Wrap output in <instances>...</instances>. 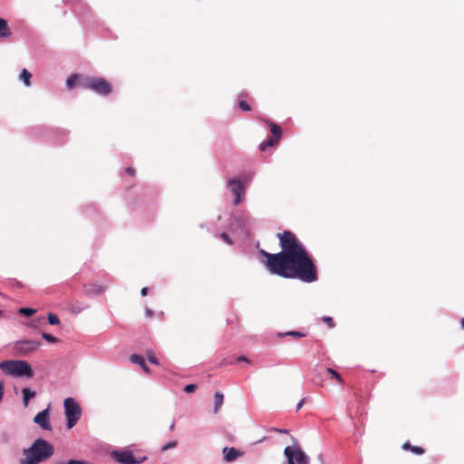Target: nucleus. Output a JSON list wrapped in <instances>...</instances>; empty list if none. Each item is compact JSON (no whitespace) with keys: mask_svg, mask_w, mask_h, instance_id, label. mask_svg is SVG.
I'll return each instance as SVG.
<instances>
[{"mask_svg":"<svg viewBox=\"0 0 464 464\" xmlns=\"http://www.w3.org/2000/svg\"><path fill=\"white\" fill-rule=\"evenodd\" d=\"M278 237L281 252L269 254L260 251L266 257V266L269 272L285 278H298L305 283L316 281V266L295 235L284 231L278 234Z\"/></svg>","mask_w":464,"mask_h":464,"instance_id":"nucleus-1","label":"nucleus"},{"mask_svg":"<svg viewBox=\"0 0 464 464\" xmlns=\"http://www.w3.org/2000/svg\"><path fill=\"white\" fill-rule=\"evenodd\" d=\"M54 453L53 446L44 439L35 440L32 445L23 450L24 459L20 464H40L49 459Z\"/></svg>","mask_w":464,"mask_h":464,"instance_id":"nucleus-2","label":"nucleus"},{"mask_svg":"<svg viewBox=\"0 0 464 464\" xmlns=\"http://www.w3.org/2000/svg\"><path fill=\"white\" fill-rule=\"evenodd\" d=\"M0 370L4 374L14 378L34 377V371L31 364L24 360H5L0 362Z\"/></svg>","mask_w":464,"mask_h":464,"instance_id":"nucleus-3","label":"nucleus"},{"mask_svg":"<svg viewBox=\"0 0 464 464\" xmlns=\"http://www.w3.org/2000/svg\"><path fill=\"white\" fill-rule=\"evenodd\" d=\"M41 346V342L32 339H21L9 343L14 356L24 357L34 353Z\"/></svg>","mask_w":464,"mask_h":464,"instance_id":"nucleus-4","label":"nucleus"},{"mask_svg":"<svg viewBox=\"0 0 464 464\" xmlns=\"http://www.w3.org/2000/svg\"><path fill=\"white\" fill-rule=\"evenodd\" d=\"M284 455L286 458L285 464H309V456L295 442L291 446H286L284 450Z\"/></svg>","mask_w":464,"mask_h":464,"instance_id":"nucleus-5","label":"nucleus"},{"mask_svg":"<svg viewBox=\"0 0 464 464\" xmlns=\"http://www.w3.org/2000/svg\"><path fill=\"white\" fill-rule=\"evenodd\" d=\"M66 418V428L71 430L76 425L82 415L79 404L72 398H66L63 401Z\"/></svg>","mask_w":464,"mask_h":464,"instance_id":"nucleus-6","label":"nucleus"},{"mask_svg":"<svg viewBox=\"0 0 464 464\" xmlns=\"http://www.w3.org/2000/svg\"><path fill=\"white\" fill-rule=\"evenodd\" d=\"M79 84L101 95H107L111 92V84L102 78L85 77L81 79Z\"/></svg>","mask_w":464,"mask_h":464,"instance_id":"nucleus-7","label":"nucleus"},{"mask_svg":"<svg viewBox=\"0 0 464 464\" xmlns=\"http://www.w3.org/2000/svg\"><path fill=\"white\" fill-rule=\"evenodd\" d=\"M227 188L234 196V205H238L244 199L246 185L238 179L233 178L228 179Z\"/></svg>","mask_w":464,"mask_h":464,"instance_id":"nucleus-8","label":"nucleus"},{"mask_svg":"<svg viewBox=\"0 0 464 464\" xmlns=\"http://www.w3.org/2000/svg\"><path fill=\"white\" fill-rule=\"evenodd\" d=\"M111 455L114 460L121 464H140L146 459V457H143L140 459H135L132 452L127 450L121 451L114 450Z\"/></svg>","mask_w":464,"mask_h":464,"instance_id":"nucleus-9","label":"nucleus"},{"mask_svg":"<svg viewBox=\"0 0 464 464\" xmlns=\"http://www.w3.org/2000/svg\"><path fill=\"white\" fill-rule=\"evenodd\" d=\"M49 420H50V405L46 409L38 412L34 416V422L44 430H52L53 428H52V425H51Z\"/></svg>","mask_w":464,"mask_h":464,"instance_id":"nucleus-10","label":"nucleus"},{"mask_svg":"<svg viewBox=\"0 0 464 464\" xmlns=\"http://www.w3.org/2000/svg\"><path fill=\"white\" fill-rule=\"evenodd\" d=\"M224 459L226 461L230 462L237 459L238 457L243 455V452L235 449L226 447L223 449Z\"/></svg>","mask_w":464,"mask_h":464,"instance_id":"nucleus-11","label":"nucleus"},{"mask_svg":"<svg viewBox=\"0 0 464 464\" xmlns=\"http://www.w3.org/2000/svg\"><path fill=\"white\" fill-rule=\"evenodd\" d=\"M23 395V405L24 408H27L30 401L36 396V392L32 391L30 388L25 387L22 389Z\"/></svg>","mask_w":464,"mask_h":464,"instance_id":"nucleus-12","label":"nucleus"},{"mask_svg":"<svg viewBox=\"0 0 464 464\" xmlns=\"http://www.w3.org/2000/svg\"><path fill=\"white\" fill-rule=\"evenodd\" d=\"M11 35V30L5 19L0 17V39L8 38Z\"/></svg>","mask_w":464,"mask_h":464,"instance_id":"nucleus-13","label":"nucleus"},{"mask_svg":"<svg viewBox=\"0 0 464 464\" xmlns=\"http://www.w3.org/2000/svg\"><path fill=\"white\" fill-rule=\"evenodd\" d=\"M224 395L217 392L214 395V413H218L223 404Z\"/></svg>","mask_w":464,"mask_h":464,"instance_id":"nucleus-14","label":"nucleus"},{"mask_svg":"<svg viewBox=\"0 0 464 464\" xmlns=\"http://www.w3.org/2000/svg\"><path fill=\"white\" fill-rule=\"evenodd\" d=\"M104 291V287L100 285H85V292L88 294L99 295Z\"/></svg>","mask_w":464,"mask_h":464,"instance_id":"nucleus-15","label":"nucleus"},{"mask_svg":"<svg viewBox=\"0 0 464 464\" xmlns=\"http://www.w3.org/2000/svg\"><path fill=\"white\" fill-rule=\"evenodd\" d=\"M31 78H32V74L26 69H24L21 72L20 80L24 82L25 86L28 87L31 85Z\"/></svg>","mask_w":464,"mask_h":464,"instance_id":"nucleus-16","label":"nucleus"},{"mask_svg":"<svg viewBox=\"0 0 464 464\" xmlns=\"http://www.w3.org/2000/svg\"><path fill=\"white\" fill-rule=\"evenodd\" d=\"M271 132L273 133V136L275 137L276 140H278L281 136V129L279 126H277L276 123L270 122L269 123Z\"/></svg>","mask_w":464,"mask_h":464,"instance_id":"nucleus-17","label":"nucleus"},{"mask_svg":"<svg viewBox=\"0 0 464 464\" xmlns=\"http://www.w3.org/2000/svg\"><path fill=\"white\" fill-rule=\"evenodd\" d=\"M403 449H411V450L415 453V454H418V455H420L422 453H424V450L420 447H417V446H410L409 443H404L403 444Z\"/></svg>","mask_w":464,"mask_h":464,"instance_id":"nucleus-18","label":"nucleus"},{"mask_svg":"<svg viewBox=\"0 0 464 464\" xmlns=\"http://www.w3.org/2000/svg\"><path fill=\"white\" fill-rule=\"evenodd\" d=\"M130 361L134 363V364H138L140 366L143 365L144 364V359L140 356V355H138V354H132L130 355Z\"/></svg>","mask_w":464,"mask_h":464,"instance_id":"nucleus-19","label":"nucleus"},{"mask_svg":"<svg viewBox=\"0 0 464 464\" xmlns=\"http://www.w3.org/2000/svg\"><path fill=\"white\" fill-rule=\"evenodd\" d=\"M277 140L275 138H269L267 140L263 141L260 144V150H265L267 147L273 146Z\"/></svg>","mask_w":464,"mask_h":464,"instance_id":"nucleus-20","label":"nucleus"},{"mask_svg":"<svg viewBox=\"0 0 464 464\" xmlns=\"http://www.w3.org/2000/svg\"><path fill=\"white\" fill-rule=\"evenodd\" d=\"M79 78H80V77H79V75H77V74H74V75L70 76V77L66 80V85H67V87H68V88H70V89H71V88H72V87L75 85V83H76V82H77V80H78Z\"/></svg>","mask_w":464,"mask_h":464,"instance_id":"nucleus-21","label":"nucleus"},{"mask_svg":"<svg viewBox=\"0 0 464 464\" xmlns=\"http://www.w3.org/2000/svg\"><path fill=\"white\" fill-rule=\"evenodd\" d=\"M47 318L48 323L52 325H58L60 324V320L55 314L50 313Z\"/></svg>","mask_w":464,"mask_h":464,"instance_id":"nucleus-22","label":"nucleus"},{"mask_svg":"<svg viewBox=\"0 0 464 464\" xmlns=\"http://www.w3.org/2000/svg\"><path fill=\"white\" fill-rule=\"evenodd\" d=\"M326 371H327V372H328L329 374H331V376H332L333 378H334V379H335L339 383H342V382H343V379H342V377L340 376V374H339L335 370H334V369H332V368H327V370H326Z\"/></svg>","mask_w":464,"mask_h":464,"instance_id":"nucleus-23","label":"nucleus"},{"mask_svg":"<svg viewBox=\"0 0 464 464\" xmlns=\"http://www.w3.org/2000/svg\"><path fill=\"white\" fill-rule=\"evenodd\" d=\"M56 464H92L86 460L70 459L68 461H58Z\"/></svg>","mask_w":464,"mask_h":464,"instance_id":"nucleus-24","label":"nucleus"},{"mask_svg":"<svg viewBox=\"0 0 464 464\" xmlns=\"http://www.w3.org/2000/svg\"><path fill=\"white\" fill-rule=\"evenodd\" d=\"M42 337L44 340L51 343H56L58 342V339L50 334L43 333Z\"/></svg>","mask_w":464,"mask_h":464,"instance_id":"nucleus-25","label":"nucleus"},{"mask_svg":"<svg viewBox=\"0 0 464 464\" xmlns=\"http://www.w3.org/2000/svg\"><path fill=\"white\" fill-rule=\"evenodd\" d=\"M19 313L25 316H31L35 313V310L33 308L23 307L19 309Z\"/></svg>","mask_w":464,"mask_h":464,"instance_id":"nucleus-26","label":"nucleus"},{"mask_svg":"<svg viewBox=\"0 0 464 464\" xmlns=\"http://www.w3.org/2000/svg\"><path fill=\"white\" fill-rule=\"evenodd\" d=\"M177 446V441L171 440L166 443L164 446H162L161 450L162 451H166L168 450L173 449Z\"/></svg>","mask_w":464,"mask_h":464,"instance_id":"nucleus-27","label":"nucleus"},{"mask_svg":"<svg viewBox=\"0 0 464 464\" xmlns=\"http://www.w3.org/2000/svg\"><path fill=\"white\" fill-rule=\"evenodd\" d=\"M147 358L148 360L153 363V364H156L158 365L159 364V361L158 359L153 355V353L151 352H148L147 353Z\"/></svg>","mask_w":464,"mask_h":464,"instance_id":"nucleus-28","label":"nucleus"},{"mask_svg":"<svg viewBox=\"0 0 464 464\" xmlns=\"http://www.w3.org/2000/svg\"><path fill=\"white\" fill-rule=\"evenodd\" d=\"M197 389V386L195 384H188L184 387V392L187 393L194 392Z\"/></svg>","mask_w":464,"mask_h":464,"instance_id":"nucleus-29","label":"nucleus"},{"mask_svg":"<svg viewBox=\"0 0 464 464\" xmlns=\"http://www.w3.org/2000/svg\"><path fill=\"white\" fill-rule=\"evenodd\" d=\"M238 105H239V108L245 111H248L251 110L250 106L244 101H240Z\"/></svg>","mask_w":464,"mask_h":464,"instance_id":"nucleus-30","label":"nucleus"},{"mask_svg":"<svg viewBox=\"0 0 464 464\" xmlns=\"http://www.w3.org/2000/svg\"><path fill=\"white\" fill-rule=\"evenodd\" d=\"M284 335H291V336H294V337H303V336H304V334H302L300 332H297V331L287 332V333L284 334Z\"/></svg>","mask_w":464,"mask_h":464,"instance_id":"nucleus-31","label":"nucleus"},{"mask_svg":"<svg viewBox=\"0 0 464 464\" xmlns=\"http://www.w3.org/2000/svg\"><path fill=\"white\" fill-rule=\"evenodd\" d=\"M220 237L227 244H231V240L227 233H221Z\"/></svg>","mask_w":464,"mask_h":464,"instance_id":"nucleus-32","label":"nucleus"},{"mask_svg":"<svg viewBox=\"0 0 464 464\" xmlns=\"http://www.w3.org/2000/svg\"><path fill=\"white\" fill-rule=\"evenodd\" d=\"M323 320L325 323H327L330 327L334 326L333 319L331 317L326 316V317H324Z\"/></svg>","mask_w":464,"mask_h":464,"instance_id":"nucleus-33","label":"nucleus"},{"mask_svg":"<svg viewBox=\"0 0 464 464\" xmlns=\"http://www.w3.org/2000/svg\"><path fill=\"white\" fill-rule=\"evenodd\" d=\"M237 362H245L246 363H250V361L246 356H238L237 358Z\"/></svg>","mask_w":464,"mask_h":464,"instance_id":"nucleus-34","label":"nucleus"},{"mask_svg":"<svg viewBox=\"0 0 464 464\" xmlns=\"http://www.w3.org/2000/svg\"><path fill=\"white\" fill-rule=\"evenodd\" d=\"M0 394L4 396V382L0 380Z\"/></svg>","mask_w":464,"mask_h":464,"instance_id":"nucleus-35","label":"nucleus"},{"mask_svg":"<svg viewBox=\"0 0 464 464\" xmlns=\"http://www.w3.org/2000/svg\"><path fill=\"white\" fill-rule=\"evenodd\" d=\"M125 171H126L128 174H130V175H133V174H134V169H133L132 168H130V167L127 168V169H125Z\"/></svg>","mask_w":464,"mask_h":464,"instance_id":"nucleus-36","label":"nucleus"},{"mask_svg":"<svg viewBox=\"0 0 464 464\" xmlns=\"http://www.w3.org/2000/svg\"><path fill=\"white\" fill-rule=\"evenodd\" d=\"M140 367L143 369V371H144L146 373H150V369H149V367L146 365V363H145V362H144V364H143V365H141Z\"/></svg>","mask_w":464,"mask_h":464,"instance_id":"nucleus-37","label":"nucleus"},{"mask_svg":"<svg viewBox=\"0 0 464 464\" xmlns=\"http://www.w3.org/2000/svg\"><path fill=\"white\" fill-rule=\"evenodd\" d=\"M140 367L143 369V371H144L146 373H150V369H149V367L146 365V363H145V362H144V364H143V365H141Z\"/></svg>","mask_w":464,"mask_h":464,"instance_id":"nucleus-38","label":"nucleus"},{"mask_svg":"<svg viewBox=\"0 0 464 464\" xmlns=\"http://www.w3.org/2000/svg\"><path fill=\"white\" fill-rule=\"evenodd\" d=\"M147 293H148V288L147 287H143L141 289V292H140L141 295L145 296L147 295Z\"/></svg>","mask_w":464,"mask_h":464,"instance_id":"nucleus-39","label":"nucleus"},{"mask_svg":"<svg viewBox=\"0 0 464 464\" xmlns=\"http://www.w3.org/2000/svg\"><path fill=\"white\" fill-rule=\"evenodd\" d=\"M303 403H304V399H303V400H301V401L298 402V404H297V406H296V411H299V410L301 409V407H302Z\"/></svg>","mask_w":464,"mask_h":464,"instance_id":"nucleus-40","label":"nucleus"},{"mask_svg":"<svg viewBox=\"0 0 464 464\" xmlns=\"http://www.w3.org/2000/svg\"><path fill=\"white\" fill-rule=\"evenodd\" d=\"M146 314H147V316L151 317L152 314H153V312L150 309H147L146 310Z\"/></svg>","mask_w":464,"mask_h":464,"instance_id":"nucleus-41","label":"nucleus"},{"mask_svg":"<svg viewBox=\"0 0 464 464\" xmlns=\"http://www.w3.org/2000/svg\"><path fill=\"white\" fill-rule=\"evenodd\" d=\"M276 431H277L279 433H287L286 430H282V429H276Z\"/></svg>","mask_w":464,"mask_h":464,"instance_id":"nucleus-42","label":"nucleus"},{"mask_svg":"<svg viewBox=\"0 0 464 464\" xmlns=\"http://www.w3.org/2000/svg\"><path fill=\"white\" fill-rule=\"evenodd\" d=\"M461 327L464 329V318L461 321Z\"/></svg>","mask_w":464,"mask_h":464,"instance_id":"nucleus-43","label":"nucleus"}]
</instances>
